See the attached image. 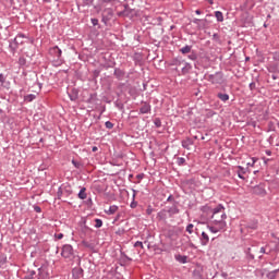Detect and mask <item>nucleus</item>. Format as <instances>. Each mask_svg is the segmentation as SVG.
Segmentation results:
<instances>
[{"instance_id":"bf43d9fd","label":"nucleus","mask_w":279,"mask_h":279,"mask_svg":"<svg viewBox=\"0 0 279 279\" xmlns=\"http://www.w3.org/2000/svg\"><path fill=\"white\" fill-rule=\"evenodd\" d=\"M221 278L228 279V272H221Z\"/></svg>"},{"instance_id":"8fccbe9b","label":"nucleus","mask_w":279,"mask_h":279,"mask_svg":"<svg viewBox=\"0 0 279 279\" xmlns=\"http://www.w3.org/2000/svg\"><path fill=\"white\" fill-rule=\"evenodd\" d=\"M34 210H35V213H43V208H40V206H38V205L34 206Z\"/></svg>"},{"instance_id":"f3484780","label":"nucleus","mask_w":279,"mask_h":279,"mask_svg":"<svg viewBox=\"0 0 279 279\" xmlns=\"http://www.w3.org/2000/svg\"><path fill=\"white\" fill-rule=\"evenodd\" d=\"M210 242V238L208 236V234L206 232H202V235H201V244L206 246L208 245V243Z\"/></svg>"},{"instance_id":"5fc2aeb1","label":"nucleus","mask_w":279,"mask_h":279,"mask_svg":"<svg viewBox=\"0 0 279 279\" xmlns=\"http://www.w3.org/2000/svg\"><path fill=\"white\" fill-rule=\"evenodd\" d=\"M38 279H43V268H38Z\"/></svg>"},{"instance_id":"0eeeda50","label":"nucleus","mask_w":279,"mask_h":279,"mask_svg":"<svg viewBox=\"0 0 279 279\" xmlns=\"http://www.w3.org/2000/svg\"><path fill=\"white\" fill-rule=\"evenodd\" d=\"M20 45H23V41H19V38H14L13 41H11L9 45L11 53H16V50L19 49Z\"/></svg>"},{"instance_id":"c9c22d12","label":"nucleus","mask_w":279,"mask_h":279,"mask_svg":"<svg viewBox=\"0 0 279 279\" xmlns=\"http://www.w3.org/2000/svg\"><path fill=\"white\" fill-rule=\"evenodd\" d=\"M128 4L124 5V10L123 11H120L118 12V16H128Z\"/></svg>"},{"instance_id":"7c9ffc66","label":"nucleus","mask_w":279,"mask_h":279,"mask_svg":"<svg viewBox=\"0 0 279 279\" xmlns=\"http://www.w3.org/2000/svg\"><path fill=\"white\" fill-rule=\"evenodd\" d=\"M8 263V256L5 254L0 255V267H3Z\"/></svg>"},{"instance_id":"e2e57ef3","label":"nucleus","mask_w":279,"mask_h":279,"mask_svg":"<svg viewBox=\"0 0 279 279\" xmlns=\"http://www.w3.org/2000/svg\"><path fill=\"white\" fill-rule=\"evenodd\" d=\"M260 254H266L267 252L265 251V247L263 246V247H260Z\"/></svg>"},{"instance_id":"a878e982","label":"nucleus","mask_w":279,"mask_h":279,"mask_svg":"<svg viewBox=\"0 0 279 279\" xmlns=\"http://www.w3.org/2000/svg\"><path fill=\"white\" fill-rule=\"evenodd\" d=\"M87 195H86V187H82L78 192V198L80 199H86Z\"/></svg>"},{"instance_id":"2f4dec72","label":"nucleus","mask_w":279,"mask_h":279,"mask_svg":"<svg viewBox=\"0 0 279 279\" xmlns=\"http://www.w3.org/2000/svg\"><path fill=\"white\" fill-rule=\"evenodd\" d=\"M251 252H252V248H251V247H247V248L245 250V254H246L247 258H248L250 260H254V254H252Z\"/></svg>"},{"instance_id":"39448f33","label":"nucleus","mask_w":279,"mask_h":279,"mask_svg":"<svg viewBox=\"0 0 279 279\" xmlns=\"http://www.w3.org/2000/svg\"><path fill=\"white\" fill-rule=\"evenodd\" d=\"M61 256H63V258H71V256H73V246L71 244H64Z\"/></svg>"},{"instance_id":"4468645a","label":"nucleus","mask_w":279,"mask_h":279,"mask_svg":"<svg viewBox=\"0 0 279 279\" xmlns=\"http://www.w3.org/2000/svg\"><path fill=\"white\" fill-rule=\"evenodd\" d=\"M174 259L177 260V263H181V265H186V263H189V256L186 255H174Z\"/></svg>"},{"instance_id":"4d7b16f0","label":"nucleus","mask_w":279,"mask_h":279,"mask_svg":"<svg viewBox=\"0 0 279 279\" xmlns=\"http://www.w3.org/2000/svg\"><path fill=\"white\" fill-rule=\"evenodd\" d=\"M72 165H74V167H76V169H80V163H77V161L72 160Z\"/></svg>"},{"instance_id":"603ef678","label":"nucleus","mask_w":279,"mask_h":279,"mask_svg":"<svg viewBox=\"0 0 279 279\" xmlns=\"http://www.w3.org/2000/svg\"><path fill=\"white\" fill-rule=\"evenodd\" d=\"M83 245H84V247H89V248L93 247V245L86 241H83Z\"/></svg>"},{"instance_id":"f257e3e1","label":"nucleus","mask_w":279,"mask_h":279,"mask_svg":"<svg viewBox=\"0 0 279 279\" xmlns=\"http://www.w3.org/2000/svg\"><path fill=\"white\" fill-rule=\"evenodd\" d=\"M225 210L226 208L221 204L213 209L211 219L215 226H207L211 234H217V232H223V230H226V227L228 226L226 219H228V216L226 215Z\"/></svg>"},{"instance_id":"774afa93","label":"nucleus","mask_w":279,"mask_h":279,"mask_svg":"<svg viewBox=\"0 0 279 279\" xmlns=\"http://www.w3.org/2000/svg\"><path fill=\"white\" fill-rule=\"evenodd\" d=\"M195 14H198V15H199V14H202V11H201V10H196V11H195Z\"/></svg>"},{"instance_id":"69168bd1","label":"nucleus","mask_w":279,"mask_h":279,"mask_svg":"<svg viewBox=\"0 0 279 279\" xmlns=\"http://www.w3.org/2000/svg\"><path fill=\"white\" fill-rule=\"evenodd\" d=\"M266 156H271V150H266Z\"/></svg>"},{"instance_id":"ddd939ff","label":"nucleus","mask_w":279,"mask_h":279,"mask_svg":"<svg viewBox=\"0 0 279 279\" xmlns=\"http://www.w3.org/2000/svg\"><path fill=\"white\" fill-rule=\"evenodd\" d=\"M0 86L10 90V81H7V76L3 73H0Z\"/></svg>"},{"instance_id":"680f3d73","label":"nucleus","mask_w":279,"mask_h":279,"mask_svg":"<svg viewBox=\"0 0 279 279\" xmlns=\"http://www.w3.org/2000/svg\"><path fill=\"white\" fill-rule=\"evenodd\" d=\"M275 60H279V51L275 52Z\"/></svg>"},{"instance_id":"37998d69","label":"nucleus","mask_w":279,"mask_h":279,"mask_svg":"<svg viewBox=\"0 0 279 279\" xmlns=\"http://www.w3.org/2000/svg\"><path fill=\"white\" fill-rule=\"evenodd\" d=\"M187 58H189V60L195 61V60H197V54L195 52H192L191 54H189Z\"/></svg>"},{"instance_id":"72a5a7b5","label":"nucleus","mask_w":279,"mask_h":279,"mask_svg":"<svg viewBox=\"0 0 279 279\" xmlns=\"http://www.w3.org/2000/svg\"><path fill=\"white\" fill-rule=\"evenodd\" d=\"M64 195V187L60 186L57 192L58 199H62V196Z\"/></svg>"},{"instance_id":"052dcab7","label":"nucleus","mask_w":279,"mask_h":279,"mask_svg":"<svg viewBox=\"0 0 279 279\" xmlns=\"http://www.w3.org/2000/svg\"><path fill=\"white\" fill-rule=\"evenodd\" d=\"M167 202H173V195H169Z\"/></svg>"},{"instance_id":"cd10ccee","label":"nucleus","mask_w":279,"mask_h":279,"mask_svg":"<svg viewBox=\"0 0 279 279\" xmlns=\"http://www.w3.org/2000/svg\"><path fill=\"white\" fill-rule=\"evenodd\" d=\"M177 165L179 167H184V165H186V159L184 157H178L177 158Z\"/></svg>"},{"instance_id":"f03ea898","label":"nucleus","mask_w":279,"mask_h":279,"mask_svg":"<svg viewBox=\"0 0 279 279\" xmlns=\"http://www.w3.org/2000/svg\"><path fill=\"white\" fill-rule=\"evenodd\" d=\"M49 56L51 58L52 66H62L64 59L62 58V49L58 46H53L49 49Z\"/></svg>"},{"instance_id":"13d9d810","label":"nucleus","mask_w":279,"mask_h":279,"mask_svg":"<svg viewBox=\"0 0 279 279\" xmlns=\"http://www.w3.org/2000/svg\"><path fill=\"white\" fill-rule=\"evenodd\" d=\"M117 108H119V110H123V104H116Z\"/></svg>"},{"instance_id":"79ce46f5","label":"nucleus","mask_w":279,"mask_h":279,"mask_svg":"<svg viewBox=\"0 0 279 279\" xmlns=\"http://www.w3.org/2000/svg\"><path fill=\"white\" fill-rule=\"evenodd\" d=\"M134 197H136V194H133V201L131 202V205H130L131 208H136V206H138V203L134 201Z\"/></svg>"},{"instance_id":"412c9836","label":"nucleus","mask_w":279,"mask_h":279,"mask_svg":"<svg viewBox=\"0 0 279 279\" xmlns=\"http://www.w3.org/2000/svg\"><path fill=\"white\" fill-rule=\"evenodd\" d=\"M217 97L220 99V101H223V104L230 99V95L223 93H218Z\"/></svg>"},{"instance_id":"a211bd4d","label":"nucleus","mask_w":279,"mask_h":279,"mask_svg":"<svg viewBox=\"0 0 279 279\" xmlns=\"http://www.w3.org/2000/svg\"><path fill=\"white\" fill-rule=\"evenodd\" d=\"M236 173H238V178H240V180H245V168H243V166H238V170H236Z\"/></svg>"},{"instance_id":"58836bf2","label":"nucleus","mask_w":279,"mask_h":279,"mask_svg":"<svg viewBox=\"0 0 279 279\" xmlns=\"http://www.w3.org/2000/svg\"><path fill=\"white\" fill-rule=\"evenodd\" d=\"M104 226V220L96 218L95 219V228H101Z\"/></svg>"},{"instance_id":"e433bc0d","label":"nucleus","mask_w":279,"mask_h":279,"mask_svg":"<svg viewBox=\"0 0 279 279\" xmlns=\"http://www.w3.org/2000/svg\"><path fill=\"white\" fill-rule=\"evenodd\" d=\"M95 101H97V93L90 94L88 104H93Z\"/></svg>"},{"instance_id":"9d476101","label":"nucleus","mask_w":279,"mask_h":279,"mask_svg":"<svg viewBox=\"0 0 279 279\" xmlns=\"http://www.w3.org/2000/svg\"><path fill=\"white\" fill-rule=\"evenodd\" d=\"M151 112V105L149 102H142L140 114H149Z\"/></svg>"},{"instance_id":"7ed1b4c3","label":"nucleus","mask_w":279,"mask_h":279,"mask_svg":"<svg viewBox=\"0 0 279 279\" xmlns=\"http://www.w3.org/2000/svg\"><path fill=\"white\" fill-rule=\"evenodd\" d=\"M112 19H114V10L112 8H106L101 13V23L108 27Z\"/></svg>"},{"instance_id":"473e14b6","label":"nucleus","mask_w":279,"mask_h":279,"mask_svg":"<svg viewBox=\"0 0 279 279\" xmlns=\"http://www.w3.org/2000/svg\"><path fill=\"white\" fill-rule=\"evenodd\" d=\"M17 64L20 66H25V64H27V59H25V57H20L19 61H17Z\"/></svg>"},{"instance_id":"9b49d317","label":"nucleus","mask_w":279,"mask_h":279,"mask_svg":"<svg viewBox=\"0 0 279 279\" xmlns=\"http://www.w3.org/2000/svg\"><path fill=\"white\" fill-rule=\"evenodd\" d=\"M192 22L194 23V25H197V29H205L206 28V23H208V20H206V19H203V20L194 19Z\"/></svg>"},{"instance_id":"20e7f679","label":"nucleus","mask_w":279,"mask_h":279,"mask_svg":"<svg viewBox=\"0 0 279 279\" xmlns=\"http://www.w3.org/2000/svg\"><path fill=\"white\" fill-rule=\"evenodd\" d=\"M207 80L210 82V84H218L221 86L223 82H226V78H223V72H216L215 74H208Z\"/></svg>"},{"instance_id":"423d86ee","label":"nucleus","mask_w":279,"mask_h":279,"mask_svg":"<svg viewBox=\"0 0 279 279\" xmlns=\"http://www.w3.org/2000/svg\"><path fill=\"white\" fill-rule=\"evenodd\" d=\"M72 278L73 279H82L84 278V269L81 267H75L72 269Z\"/></svg>"},{"instance_id":"6ab92c4d","label":"nucleus","mask_w":279,"mask_h":279,"mask_svg":"<svg viewBox=\"0 0 279 279\" xmlns=\"http://www.w3.org/2000/svg\"><path fill=\"white\" fill-rule=\"evenodd\" d=\"M167 213L170 215V217H173V215L180 214V209L175 205H173L167 210Z\"/></svg>"},{"instance_id":"c03bdc74","label":"nucleus","mask_w":279,"mask_h":279,"mask_svg":"<svg viewBox=\"0 0 279 279\" xmlns=\"http://www.w3.org/2000/svg\"><path fill=\"white\" fill-rule=\"evenodd\" d=\"M15 38H17V40H21L23 38H27V35L23 34V33H19Z\"/></svg>"},{"instance_id":"49530a36","label":"nucleus","mask_w":279,"mask_h":279,"mask_svg":"<svg viewBox=\"0 0 279 279\" xmlns=\"http://www.w3.org/2000/svg\"><path fill=\"white\" fill-rule=\"evenodd\" d=\"M250 90H256V82H252L248 85Z\"/></svg>"},{"instance_id":"0e129e2a","label":"nucleus","mask_w":279,"mask_h":279,"mask_svg":"<svg viewBox=\"0 0 279 279\" xmlns=\"http://www.w3.org/2000/svg\"><path fill=\"white\" fill-rule=\"evenodd\" d=\"M99 148H97V146H93L92 147V151H97Z\"/></svg>"},{"instance_id":"bb28decb","label":"nucleus","mask_w":279,"mask_h":279,"mask_svg":"<svg viewBox=\"0 0 279 279\" xmlns=\"http://www.w3.org/2000/svg\"><path fill=\"white\" fill-rule=\"evenodd\" d=\"M278 274H279V268L268 272L267 278L276 279V276H278Z\"/></svg>"},{"instance_id":"f8f14e48","label":"nucleus","mask_w":279,"mask_h":279,"mask_svg":"<svg viewBox=\"0 0 279 279\" xmlns=\"http://www.w3.org/2000/svg\"><path fill=\"white\" fill-rule=\"evenodd\" d=\"M182 64H184V60H181L179 58H174L171 60L170 62V66H177L174 69V71H177V73H180V70H178L179 66H182Z\"/></svg>"},{"instance_id":"aec40b11","label":"nucleus","mask_w":279,"mask_h":279,"mask_svg":"<svg viewBox=\"0 0 279 279\" xmlns=\"http://www.w3.org/2000/svg\"><path fill=\"white\" fill-rule=\"evenodd\" d=\"M61 189H63V195H71L73 193V190H71V185L69 184L61 185Z\"/></svg>"},{"instance_id":"09e8293b","label":"nucleus","mask_w":279,"mask_h":279,"mask_svg":"<svg viewBox=\"0 0 279 279\" xmlns=\"http://www.w3.org/2000/svg\"><path fill=\"white\" fill-rule=\"evenodd\" d=\"M256 158H252V162H247L246 165H247V167H254V165H256Z\"/></svg>"},{"instance_id":"4c0bfd02","label":"nucleus","mask_w":279,"mask_h":279,"mask_svg":"<svg viewBox=\"0 0 279 279\" xmlns=\"http://www.w3.org/2000/svg\"><path fill=\"white\" fill-rule=\"evenodd\" d=\"M154 125L155 128H162V121L160 120V118H156L154 120Z\"/></svg>"},{"instance_id":"dca6fc26","label":"nucleus","mask_w":279,"mask_h":279,"mask_svg":"<svg viewBox=\"0 0 279 279\" xmlns=\"http://www.w3.org/2000/svg\"><path fill=\"white\" fill-rule=\"evenodd\" d=\"M113 74L116 75L117 80L121 81L125 77V72L119 68L114 69Z\"/></svg>"},{"instance_id":"3c124183","label":"nucleus","mask_w":279,"mask_h":279,"mask_svg":"<svg viewBox=\"0 0 279 279\" xmlns=\"http://www.w3.org/2000/svg\"><path fill=\"white\" fill-rule=\"evenodd\" d=\"M143 178H145V173H140L136 175V180H138V182H141V180H143Z\"/></svg>"},{"instance_id":"2eb2a0df","label":"nucleus","mask_w":279,"mask_h":279,"mask_svg":"<svg viewBox=\"0 0 279 279\" xmlns=\"http://www.w3.org/2000/svg\"><path fill=\"white\" fill-rule=\"evenodd\" d=\"M244 227L247 229V230H256V228H258V221L257 220H251L248 222H246L244 225Z\"/></svg>"},{"instance_id":"864d4df0","label":"nucleus","mask_w":279,"mask_h":279,"mask_svg":"<svg viewBox=\"0 0 279 279\" xmlns=\"http://www.w3.org/2000/svg\"><path fill=\"white\" fill-rule=\"evenodd\" d=\"M56 238L60 241L61 239H64V234L63 233H59L56 235Z\"/></svg>"},{"instance_id":"c85d7f7f","label":"nucleus","mask_w":279,"mask_h":279,"mask_svg":"<svg viewBox=\"0 0 279 279\" xmlns=\"http://www.w3.org/2000/svg\"><path fill=\"white\" fill-rule=\"evenodd\" d=\"M158 219L165 220L167 219V210L162 209L157 214Z\"/></svg>"},{"instance_id":"6e6552de","label":"nucleus","mask_w":279,"mask_h":279,"mask_svg":"<svg viewBox=\"0 0 279 279\" xmlns=\"http://www.w3.org/2000/svg\"><path fill=\"white\" fill-rule=\"evenodd\" d=\"M191 69H193V65L191 63L183 61L181 72H178L179 75H187V73H191Z\"/></svg>"},{"instance_id":"6e6d98bb","label":"nucleus","mask_w":279,"mask_h":279,"mask_svg":"<svg viewBox=\"0 0 279 279\" xmlns=\"http://www.w3.org/2000/svg\"><path fill=\"white\" fill-rule=\"evenodd\" d=\"M84 5H93V0H86V1L84 2Z\"/></svg>"},{"instance_id":"de8ad7c7","label":"nucleus","mask_w":279,"mask_h":279,"mask_svg":"<svg viewBox=\"0 0 279 279\" xmlns=\"http://www.w3.org/2000/svg\"><path fill=\"white\" fill-rule=\"evenodd\" d=\"M134 247H141V250H143V247H144L143 242H141V241L135 242Z\"/></svg>"},{"instance_id":"f704fd0d","label":"nucleus","mask_w":279,"mask_h":279,"mask_svg":"<svg viewBox=\"0 0 279 279\" xmlns=\"http://www.w3.org/2000/svg\"><path fill=\"white\" fill-rule=\"evenodd\" d=\"M36 277V270H31L28 274L25 276V279H34Z\"/></svg>"},{"instance_id":"a19ab883","label":"nucleus","mask_w":279,"mask_h":279,"mask_svg":"<svg viewBox=\"0 0 279 279\" xmlns=\"http://www.w3.org/2000/svg\"><path fill=\"white\" fill-rule=\"evenodd\" d=\"M105 128H107V130H112V128H114V123H112L111 121H107L105 122Z\"/></svg>"},{"instance_id":"1a4fd4ad","label":"nucleus","mask_w":279,"mask_h":279,"mask_svg":"<svg viewBox=\"0 0 279 279\" xmlns=\"http://www.w3.org/2000/svg\"><path fill=\"white\" fill-rule=\"evenodd\" d=\"M68 96L70 97V101H75L76 99H80V90H77V88H72L68 90Z\"/></svg>"},{"instance_id":"4be33fe9","label":"nucleus","mask_w":279,"mask_h":279,"mask_svg":"<svg viewBox=\"0 0 279 279\" xmlns=\"http://www.w3.org/2000/svg\"><path fill=\"white\" fill-rule=\"evenodd\" d=\"M119 210V206L111 205L108 210H105L106 215H114Z\"/></svg>"},{"instance_id":"338daca9","label":"nucleus","mask_w":279,"mask_h":279,"mask_svg":"<svg viewBox=\"0 0 279 279\" xmlns=\"http://www.w3.org/2000/svg\"><path fill=\"white\" fill-rule=\"evenodd\" d=\"M217 219H221V213L217 214Z\"/></svg>"},{"instance_id":"5701e85b","label":"nucleus","mask_w":279,"mask_h":279,"mask_svg":"<svg viewBox=\"0 0 279 279\" xmlns=\"http://www.w3.org/2000/svg\"><path fill=\"white\" fill-rule=\"evenodd\" d=\"M193 49V46L186 45L180 49V51L183 53V56H186Z\"/></svg>"},{"instance_id":"c756f323","label":"nucleus","mask_w":279,"mask_h":279,"mask_svg":"<svg viewBox=\"0 0 279 279\" xmlns=\"http://www.w3.org/2000/svg\"><path fill=\"white\" fill-rule=\"evenodd\" d=\"M34 99H36V95L34 94H28L24 97V101H28V102L34 101Z\"/></svg>"},{"instance_id":"b1692460","label":"nucleus","mask_w":279,"mask_h":279,"mask_svg":"<svg viewBox=\"0 0 279 279\" xmlns=\"http://www.w3.org/2000/svg\"><path fill=\"white\" fill-rule=\"evenodd\" d=\"M215 16H216L218 23H223V13L221 11H216Z\"/></svg>"},{"instance_id":"a18cd8bd","label":"nucleus","mask_w":279,"mask_h":279,"mask_svg":"<svg viewBox=\"0 0 279 279\" xmlns=\"http://www.w3.org/2000/svg\"><path fill=\"white\" fill-rule=\"evenodd\" d=\"M90 21H92V25L94 27H97V25H99V20L98 19L93 17Z\"/></svg>"},{"instance_id":"393cba45","label":"nucleus","mask_w":279,"mask_h":279,"mask_svg":"<svg viewBox=\"0 0 279 279\" xmlns=\"http://www.w3.org/2000/svg\"><path fill=\"white\" fill-rule=\"evenodd\" d=\"M191 145H193V142L191 140L187 138V140L182 141V147L184 149H189V147H191Z\"/></svg>"},{"instance_id":"ea45409f","label":"nucleus","mask_w":279,"mask_h":279,"mask_svg":"<svg viewBox=\"0 0 279 279\" xmlns=\"http://www.w3.org/2000/svg\"><path fill=\"white\" fill-rule=\"evenodd\" d=\"M193 228H195V226H193V223H189L185 230L189 234H193Z\"/></svg>"}]
</instances>
